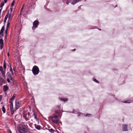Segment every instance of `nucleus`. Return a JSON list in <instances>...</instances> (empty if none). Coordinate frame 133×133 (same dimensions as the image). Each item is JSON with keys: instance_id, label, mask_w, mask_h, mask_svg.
I'll use <instances>...</instances> for the list:
<instances>
[{"instance_id": "nucleus-20", "label": "nucleus", "mask_w": 133, "mask_h": 133, "mask_svg": "<svg viewBox=\"0 0 133 133\" xmlns=\"http://www.w3.org/2000/svg\"><path fill=\"white\" fill-rule=\"evenodd\" d=\"M34 116H35V118L37 120H38V119L37 118V115L35 113V112H34Z\"/></svg>"}, {"instance_id": "nucleus-39", "label": "nucleus", "mask_w": 133, "mask_h": 133, "mask_svg": "<svg viewBox=\"0 0 133 133\" xmlns=\"http://www.w3.org/2000/svg\"><path fill=\"white\" fill-rule=\"evenodd\" d=\"M60 107V105H58L57 107L58 108V109H59V108Z\"/></svg>"}, {"instance_id": "nucleus-9", "label": "nucleus", "mask_w": 133, "mask_h": 133, "mask_svg": "<svg viewBox=\"0 0 133 133\" xmlns=\"http://www.w3.org/2000/svg\"><path fill=\"white\" fill-rule=\"evenodd\" d=\"M7 78H10V80L12 81H14V79L12 78L11 74L9 72H8L7 73Z\"/></svg>"}, {"instance_id": "nucleus-24", "label": "nucleus", "mask_w": 133, "mask_h": 133, "mask_svg": "<svg viewBox=\"0 0 133 133\" xmlns=\"http://www.w3.org/2000/svg\"><path fill=\"white\" fill-rule=\"evenodd\" d=\"M49 130L51 133H53L54 132V130L52 129H49Z\"/></svg>"}, {"instance_id": "nucleus-35", "label": "nucleus", "mask_w": 133, "mask_h": 133, "mask_svg": "<svg viewBox=\"0 0 133 133\" xmlns=\"http://www.w3.org/2000/svg\"><path fill=\"white\" fill-rule=\"evenodd\" d=\"M8 18V17L7 16V15H6L5 17V18H4V19L6 20Z\"/></svg>"}, {"instance_id": "nucleus-26", "label": "nucleus", "mask_w": 133, "mask_h": 133, "mask_svg": "<svg viewBox=\"0 0 133 133\" xmlns=\"http://www.w3.org/2000/svg\"><path fill=\"white\" fill-rule=\"evenodd\" d=\"M15 0H14L12 1V2L11 4V7H12V6H13L14 5V3H15Z\"/></svg>"}, {"instance_id": "nucleus-30", "label": "nucleus", "mask_w": 133, "mask_h": 133, "mask_svg": "<svg viewBox=\"0 0 133 133\" xmlns=\"http://www.w3.org/2000/svg\"><path fill=\"white\" fill-rule=\"evenodd\" d=\"M93 80L94 81H95V82H96L97 83H99V81L97 80L96 79H93Z\"/></svg>"}, {"instance_id": "nucleus-46", "label": "nucleus", "mask_w": 133, "mask_h": 133, "mask_svg": "<svg viewBox=\"0 0 133 133\" xmlns=\"http://www.w3.org/2000/svg\"><path fill=\"white\" fill-rule=\"evenodd\" d=\"M75 50H76V49H74L72 50L73 51H75Z\"/></svg>"}, {"instance_id": "nucleus-1", "label": "nucleus", "mask_w": 133, "mask_h": 133, "mask_svg": "<svg viewBox=\"0 0 133 133\" xmlns=\"http://www.w3.org/2000/svg\"><path fill=\"white\" fill-rule=\"evenodd\" d=\"M62 110H56L55 111V113L53 114L52 115L50 116V118L52 119L53 122L56 124H58L59 123V119H57L59 116V114L62 112Z\"/></svg>"}, {"instance_id": "nucleus-15", "label": "nucleus", "mask_w": 133, "mask_h": 133, "mask_svg": "<svg viewBox=\"0 0 133 133\" xmlns=\"http://www.w3.org/2000/svg\"><path fill=\"white\" fill-rule=\"evenodd\" d=\"M60 99L63 101L66 102L68 101V99L66 98H60Z\"/></svg>"}, {"instance_id": "nucleus-14", "label": "nucleus", "mask_w": 133, "mask_h": 133, "mask_svg": "<svg viewBox=\"0 0 133 133\" xmlns=\"http://www.w3.org/2000/svg\"><path fill=\"white\" fill-rule=\"evenodd\" d=\"M23 117L26 121H27L29 119L27 117L26 115L25 114H24L23 115Z\"/></svg>"}, {"instance_id": "nucleus-34", "label": "nucleus", "mask_w": 133, "mask_h": 133, "mask_svg": "<svg viewBox=\"0 0 133 133\" xmlns=\"http://www.w3.org/2000/svg\"><path fill=\"white\" fill-rule=\"evenodd\" d=\"M0 47L1 49H2L3 47V44H1V45L0 46Z\"/></svg>"}, {"instance_id": "nucleus-38", "label": "nucleus", "mask_w": 133, "mask_h": 133, "mask_svg": "<svg viewBox=\"0 0 133 133\" xmlns=\"http://www.w3.org/2000/svg\"><path fill=\"white\" fill-rule=\"evenodd\" d=\"M12 7H11L10 10H11V12L12 11Z\"/></svg>"}, {"instance_id": "nucleus-43", "label": "nucleus", "mask_w": 133, "mask_h": 133, "mask_svg": "<svg viewBox=\"0 0 133 133\" xmlns=\"http://www.w3.org/2000/svg\"><path fill=\"white\" fill-rule=\"evenodd\" d=\"M7 55H8V56H9V52H8V54H7Z\"/></svg>"}, {"instance_id": "nucleus-4", "label": "nucleus", "mask_w": 133, "mask_h": 133, "mask_svg": "<svg viewBox=\"0 0 133 133\" xmlns=\"http://www.w3.org/2000/svg\"><path fill=\"white\" fill-rule=\"evenodd\" d=\"M39 24L38 21L37 20L35 21L33 23V26L32 29L33 30H34L35 29L37 28Z\"/></svg>"}, {"instance_id": "nucleus-5", "label": "nucleus", "mask_w": 133, "mask_h": 133, "mask_svg": "<svg viewBox=\"0 0 133 133\" xmlns=\"http://www.w3.org/2000/svg\"><path fill=\"white\" fill-rule=\"evenodd\" d=\"M0 71L2 73L3 77L4 78L5 77V70L4 69V70H3V68L2 66H0Z\"/></svg>"}, {"instance_id": "nucleus-40", "label": "nucleus", "mask_w": 133, "mask_h": 133, "mask_svg": "<svg viewBox=\"0 0 133 133\" xmlns=\"http://www.w3.org/2000/svg\"><path fill=\"white\" fill-rule=\"evenodd\" d=\"M8 0H4V2L5 3H6L7 1Z\"/></svg>"}, {"instance_id": "nucleus-8", "label": "nucleus", "mask_w": 133, "mask_h": 133, "mask_svg": "<svg viewBox=\"0 0 133 133\" xmlns=\"http://www.w3.org/2000/svg\"><path fill=\"white\" fill-rule=\"evenodd\" d=\"M4 29L5 28L4 26H3L0 31V38L1 37L3 36V33L4 31Z\"/></svg>"}, {"instance_id": "nucleus-25", "label": "nucleus", "mask_w": 133, "mask_h": 133, "mask_svg": "<svg viewBox=\"0 0 133 133\" xmlns=\"http://www.w3.org/2000/svg\"><path fill=\"white\" fill-rule=\"evenodd\" d=\"M131 102V101L130 100H127L124 102V103H130Z\"/></svg>"}, {"instance_id": "nucleus-33", "label": "nucleus", "mask_w": 133, "mask_h": 133, "mask_svg": "<svg viewBox=\"0 0 133 133\" xmlns=\"http://www.w3.org/2000/svg\"><path fill=\"white\" fill-rule=\"evenodd\" d=\"M10 106H13V103L12 101H10Z\"/></svg>"}, {"instance_id": "nucleus-11", "label": "nucleus", "mask_w": 133, "mask_h": 133, "mask_svg": "<svg viewBox=\"0 0 133 133\" xmlns=\"http://www.w3.org/2000/svg\"><path fill=\"white\" fill-rule=\"evenodd\" d=\"M10 108L11 111V114L12 115L14 114V112L15 111V110H14L13 106H10Z\"/></svg>"}, {"instance_id": "nucleus-13", "label": "nucleus", "mask_w": 133, "mask_h": 133, "mask_svg": "<svg viewBox=\"0 0 133 133\" xmlns=\"http://www.w3.org/2000/svg\"><path fill=\"white\" fill-rule=\"evenodd\" d=\"M6 15H7L9 20H10L11 16V13L9 14V11Z\"/></svg>"}, {"instance_id": "nucleus-6", "label": "nucleus", "mask_w": 133, "mask_h": 133, "mask_svg": "<svg viewBox=\"0 0 133 133\" xmlns=\"http://www.w3.org/2000/svg\"><path fill=\"white\" fill-rule=\"evenodd\" d=\"M21 104V102L18 100H17L16 101L15 106L16 109H18L19 107Z\"/></svg>"}, {"instance_id": "nucleus-31", "label": "nucleus", "mask_w": 133, "mask_h": 133, "mask_svg": "<svg viewBox=\"0 0 133 133\" xmlns=\"http://www.w3.org/2000/svg\"><path fill=\"white\" fill-rule=\"evenodd\" d=\"M8 28H6V30H5V32L6 33V34L7 33V31H8Z\"/></svg>"}, {"instance_id": "nucleus-41", "label": "nucleus", "mask_w": 133, "mask_h": 133, "mask_svg": "<svg viewBox=\"0 0 133 133\" xmlns=\"http://www.w3.org/2000/svg\"><path fill=\"white\" fill-rule=\"evenodd\" d=\"M76 0L77 1V2H78L81 1L82 0Z\"/></svg>"}, {"instance_id": "nucleus-23", "label": "nucleus", "mask_w": 133, "mask_h": 133, "mask_svg": "<svg viewBox=\"0 0 133 133\" xmlns=\"http://www.w3.org/2000/svg\"><path fill=\"white\" fill-rule=\"evenodd\" d=\"M3 41L2 39H0V44H3Z\"/></svg>"}, {"instance_id": "nucleus-27", "label": "nucleus", "mask_w": 133, "mask_h": 133, "mask_svg": "<svg viewBox=\"0 0 133 133\" xmlns=\"http://www.w3.org/2000/svg\"><path fill=\"white\" fill-rule=\"evenodd\" d=\"M10 25V23L9 22H8V23L7 25V27L6 28H8Z\"/></svg>"}, {"instance_id": "nucleus-3", "label": "nucleus", "mask_w": 133, "mask_h": 133, "mask_svg": "<svg viewBox=\"0 0 133 133\" xmlns=\"http://www.w3.org/2000/svg\"><path fill=\"white\" fill-rule=\"evenodd\" d=\"M26 129L23 127L21 126L19 127L18 128V131L20 133H24L26 131Z\"/></svg>"}, {"instance_id": "nucleus-21", "label": "nucleus", "mask_w": 133, "mask_h": 133, "mask_svg": "<svg viewBox=\"0 0 133 133\" xmlns=\"http://www.w3.org/2000/svg\"><path fill=\"white\" fill-rule=\"evenodd\" d=\"M2 109L3 112L4 113H5V112L6 111L4 106H3L2 107Z\"/></svg>"}, {"instance_id": "nucleus-45", "label": "nucleus", "mask_w": 133, "mask_h": 133, "mask_svg": "<svg viewBox=\"0 0 133 133\" xmlns=\"http://www.w3.org/2000/svg\"><path fill=\"white\" fill-rule=\"evenodd\" d=\"M6 20H5L4 19V23L6 22Z\"/></svg>"}, {"instance_id": "nucleus-2", "label": "nucleus", "mask_w": 133, "mask_h": 133, "mask_svg": "<svg viewBox=\"0 0 133 133\" xmlns=\"http://www.w3.org/2000/svg\"><path fill=\"white\" fill-rule=\"evenodd\" d=\"M32 71L33 74L35 75H37L39 72L38 67L35 65L33 66Z\"/></svg>"}, {"instance_id": "nucleus-22", "label": "nucleus", "mask_w": 133, "mask_h": 133, "mask_svg": "<svg viewBox=\"0 0 133 133\" xmlns=\"http://www.w3.org/2000/svg\"><path fill=\"white\" fill-rule=\"evenodd\" d=\"M15 96L14 95H13L12 97L10 99V101H12L15 98Z\"/></svg>"}, {"instance_id": "nucleus-7", "label": "nucleus", "mask_w": 133, "mask_h": 133, "mask_svg": "<svg viewBox=\"0 0 133 133\" xmlns=\"http://www.w3.org/2000/svg\"><path fill=\"white\" fill-rule=\"evenodd\" d=\"M22 117V116L20 114H18L16 115L15 116V119L17 121H20Z\"/></svg>"}, {"instance_id": "nucleus-36", "label": "nucleus", "mask_w": 133, "mask_h": 133, "mask_svg": "<svg viewBox=\"0 0 133 133\" xmlns=\"http://www.w3.org/2000/svg\"><path fill=\"white\" fill-rule=\"evenodd\" d=\"M10 71H11V72H12V74H13L14 73L13 72V71H12V69L11 68L10 69Z\"/></svg>"}, {"instance_id": "nucleus-16", "label": "nucleus", "mask_w": 133, "mask_h": 133, "mask_svg": "<svg viewBox=\"0 0 133 133\" xmlns=\"http://www.w3.org/2000/svg\"><path fill=\"white\" fill-rule=\"evenodd\" d=\"M3 68L4 69L6 70V64L5 62V61H4L3 63Z\"/></svg>"}, {"instance_id": "nucleus-19", "label": "nucleus", "mask_w": 133, "mask_h": 133, "mask_svg": "<svg viewBox=\"0 0 133 133\" xmlns=\"http://www.w3.org/2000/svg\"><path fill=\"white\" fill-rule=\"evenodd\" d=\"M4 5V3L3 2H1L0 4V7L1 8H2L3 6Z\"/></svg>"}, {"instance_id": "nucleus-17", "label": "nucleus", "mask_w": 133, "mask_h": 133, "mask_svg": "<svg viewBox=\"0 0 133 133\" xmlns=\"http://www.w3.org/2000/svg\"><path fill=\"white\" fill-rule=\"evenodd\" d=\"M35 128L39 130L40 128V126L39 125L35 124Z\"/></svg>"}, {"instance_id": "nucleus-28", "label": "nucleus", "mask_w": 133, "mask_h": 133, "mask_svg": "<svg viewBox=\"0 0 133 133\" xmlns=\"http://www.w3.org/2000/svg\"><path fill=\"white\" fill-rule=\"evenodd\" d=\"M73 0H68V1H66V4H67V5H68L69 4V2H71V1H72Z\"/></svg>"}, {"instance_id": "nucleus-44", "label": "nucleus", "mask_w": 133, "mask_h": 133, "mask_svg": "<svg viewBox=\"0 0 133 133\" xmlns=\"http://www.w3.org/2000/svg\"><path fill=\"white\" fill-rule=\"evenodd\" d=\"M23 7H22V9H21V11H22V9H23Z\"/></svg>"}, {"instance_id": "nucleus-29", "label": "nucleus", "mask_w": 133, "mask_h": 133, "mask_svg": "<svg viewBox=\"0 0 133 133\" xmlns=\"http://www.w3.org/2000/svg\"><path fill=\"white\" fill-rule=\"evenodd\" d=\"M91 115V114H87L85 115V116L87 117H90Z\"/></svg>"}, {"instance_id": "nucleus-37", "label": "nucleus", "mask_w": 133, "mask_h": 133, "mask_svg": "<svg viewBox=\"0 0 133 133\" xmlns=\"http://www.w3.org/2000/svg\"><path fill=\"white\" fill-rule=\"evenodd\" d=\"M82 114L81 113H79L78 114V116H79L81 115Z\"/></svg>"}, {"instance_id": "nucleus-18", "label": "nucleus", "mask_w": 133, "mask_h": 133, "mask_svg": "<svg viewBox=\"0 0 133 133\" xmlns=\"http://www.w3.org/2000/svg\"><path fill=\"white\" fill-rule=\"evenodd\" d=\"M77 2L76 0H73V1L71 2V3L73 5L75 4H76Z\"/></svg>"}, {"instance_id": "nucleus-10", "label": "nucleus", "mask_w": 133, "mask_h": 133, "mask_svg": "<svg viewBox=\"0 0 133 133\" xmlns=\"http://www.w3.org/2000/svg\"><path fill=\"white\" fill-rule=\"evenodd\" d=\"M123 126L122 130L123 131H127L128 130L127 125H126L124 124L123 125Z\"/></svg>"}, {"instance_id": "nucleus-42", "label": "nucleus", "mask_w": 133, "mask_h": 133, "mask_svg": "<svg viewBox=\"0 0 133 133\" xmlns=\"http://www.w3.org/2000/svg\"><path fill=\"white\" fill-rule=\"evenodd\" d=\"M30 112H28V116H30Z\"/></svg>"}, {"instance_id": "nucleus-12", "label": "nucleus", "mask_w": 133, "mask_h": 133, "mask_svg": "<svg viewBox=\"0 0 133 133\" xmlns=\"http://www.w3.org/2000/svg\"><path fill=\"white\" fill-rule=\"evenodd\" d=\"M9 89V87L7 85H4L3 87V90L4 92L7 91Z\"/></svg>"}, {"instance_id": "nucleus-32", "label": "nucleus", "mask_w": 133, "mask_h": 133, "mask_svg": "<svg viewBox=\"0 0 133 133\" xmlns=\"http://www.w3.org/2000/svg\"><path fill=\"white\" fill-rule=\"evenodd\" d=\"M10 79L9 78H7V81L9 83H10Z\"/></svg>"}]
</instances>
